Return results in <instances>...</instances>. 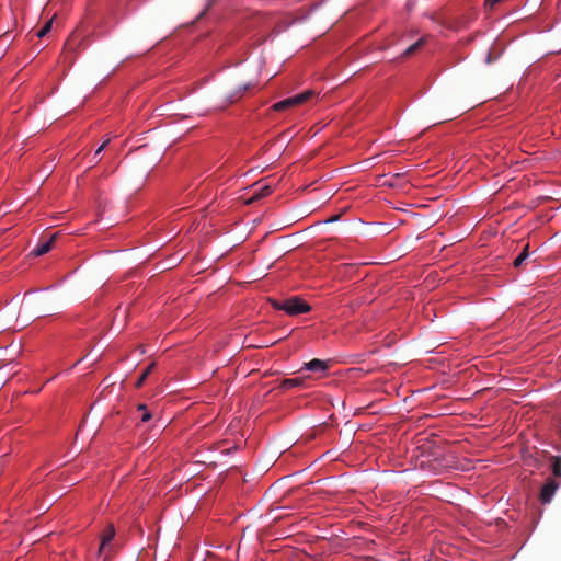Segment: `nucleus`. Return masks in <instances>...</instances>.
<instances>
[{
    "instance_id": "5",
    "label": "nucleus",
    "mask_w": 561,
    "mask_h": 561,
    "mask_svg": "<svg viewBox=\"0 0 561 561\" xmlns=\"http://www.w3.org/2000/svg\"><path fill=\"white\" fill-rule=\"evenodd\" d=\"M55 241V236H51L48 240L38 243L33 250L32 254L34 256H42L48 253L51 250L53 243Z\"/></svg>"
},
{
    "instance_id": "18",
    "label": "nucleus",
    "mask_w": 561,
    "mask_h": 561,
    "mask_svg": "<svg viewBox=\"0 0 561 561\" xmlns=\"http://www.w3.org/2000/svg\"><path fill=\"white\" fill-rule=\"evenodd\" d=\"M491 61H492V55H491V53L489 51V53L486 54V56H485V62H486V64H491Z\"/></svg>"
},
{
    "instance_id": "7",
    "label": "nucleus",
    "mask_w": 561,
    "mask_h": 561,
    "mask_svg": "<svg viewBox=\"0 0 561 561\" xmlns=\"http://www.w3.org/2000/svg\"><path fill=\"white\" fill-rule=\"evenodd\" d=\"M250 88H251V83H249V82L237 87V89L233 92L229 93L225 98L226 103H228V104L234 103Z\"/></svg>"
},
{
    "instance_id": "20",
    "label": "nucleus",
    "mask_w": 561,
    "mask_h": 561,
    "mask_svg": "<svg viewBox=\"0 0 561 561\" xmlns=\"http://www.w3.org/2000/svg\"><path fill=\"white\" fill-rule=\"evenodd\" d=\"M336 220V218H332L330 220H328V222H334Z\"/></svg>"
},
{
    "instance_id": "9",
    "label": "nucleus",
    "mask_w": 561,
    "mask_h": 561,
    "mask_svg": "<svg viewBox=\"0 0 561 561\" xmlns=\"http://www.w3.org/2000/svg\"><path fill=\"white\" fill-rule=\"evenodd\" d=\"M530 253H529V245L526 244L522 252L514 259L513 261V266L518 268L520 267L524 262L529 257Z\"/></svg>"
},
{
    "instance_id": "17",
    "label": "nucleus",
    "mask_w": 561,
    "mask_h": 561,
    "mask_svg": "<svg viewBox=\"0 0 561 561\" xmlns=\"http://www.w3.org/2000/svg\"><path fill=\"white\" fill-rule=\"evenodd\" d=\"M369 425H370V423H363L362 426H359L358 428H363L365 431H370L371 427Z\"/></svg>"
},
{
    "instance_id": "4",
    "label": "nucleus",
    "mask_w": 561,
    "mask_h": 561,
    "mask_svg": "<svg viewBox=\"0 0 561 561\" xmlns=\"http://www.w3.org/2000/svg\"><path fill=\"white\" fill-rule=\"evenodd\" d=\"M301 369H306L311 373H323L328 369V362L313 358L308 363H305Z\"/></svg>"
},
{
    "instance_id": "8",
    "label": "nucleus",
    "mask_w": 561,
    "mask_h": 561,
    "mask_svg": "<svg viewBox=\"0 0 561 561\" xmlns=\"http://www.w3.org/2000/svg\"><path fill=\"white\" fill-rule=\"evenodd\" d=\"M305 382V379L304 378H286V379H283L282 382H280V388L283 390H287V389H291V388H297V387H301Z\"/></svg>"
},
{
    "instance_id": "2",
    "label": "nucleus",
    "mask_w": 561,
    "mask_h": 561,
    "mask_svg": "<svg viewBox=\"0 0 561 561\" xmlns=\"http://www.w3.org/2000/svg\"><path fill=\"white\" fill-rule=\"evenodd\" d=\"M311 91H304L301 93H298L294 96H290V98H287V99H284L277 103L274 104V110L275 111H283V110H286L288 107H291L294 105H298V104H301L304 103L305 101H307L310 95H311Z\"/></svg>"
},
{
    "instance_id": "12",
    "label": "nucleus",
    "mask_w": 561,
    "mask_h": 561,
    "mask_svg": "<svg viewBox=\"0 0 561 561\" xmlns=\"http://www.w3.org/2000/svg\"><path fill=\"white\" fill-rule=\"evenodd\" d=\"M156 364L154 363H150L146 368L145 370L142 371V374L139 376L137 382H136V386L137 387H140L142 386V383L145 382L146 378L148 377V375L153 370Z\"/></svg>"
},
{
    "instance_id": "13",
    "label": "nucleus",
    "mask_w": 561,
    "mask_h": 561,
    "mask_svg": "<svg viewBox=\"0 0 561 561\" xmlns=\"http://www.w3.org/2000/svg\"><path fill=\"white\" fill-rule=\"evenodd\" d=\"M138 411L142 413L139 421L147 422L152 419V414L145 403L138 404Z\"/></svg>"
},
{
    "instance_id": "11",
    "label": "nucleus",
    "mask_w": 561,
    "mask_h": 561,
    "mask_svg": "<svg viewBox=\"0 0 561 561\" xmlns=\"http://www.w3.org/2000/svg\"><path fill=\"white\" fill-rule=\"evenodd\" d=\"M425 37H421L420 39H417L415 43H413L412 45H410L404 51H403V56H409L411 54H413L414 51H416L422 45H424L425 43Z\"/></svg>"
},
{
    "instance_id": "3",
    "label": "nucleus",
    "mask_w": 561,
    "mask_h": 561,
    "mask_svg": "<svg viewBox=\"0 0 561 561\" xmlns=\"http://www.w3.org/2000/svg\"><path fill=\"white\" fill-rule=\"evenodd\" d=\"M559 486V483L556 482L552 479H548L547 482L543 484L541 492H540V501L543 504L550 503L557 489Z\"/></svg>"
},
{
    "instance_id": "1",
    "label": "nucleus",
    "mask_w": 561,
    "mask_h": 561,
    "mask_svg": "<svg viewBox=\"0 0 561 561\" xmlns=\"http://www.w3.org/2000/svg\"><path fill=\"white\" fill-rule=\"evenodd\" d=\"M271 302L274 309L283 310L288 316H298L311 310L310 305L298 296H293L285 300L272 299Z\"/></svg>"
},
{
    "instance_id": "14",
    "label": "nucleus",
    "mask_w": 561,
    "mask_h": 561,
    "mask_svg": "<svg viewBox=\"0 0 561 561\" xmlns=\"http://www.w3.org/2000/svg\"><path fill=\"white\" fill-rule=\"evenodd\" d=\"M107 145H108V140H105L103 144H101V145L96 148V150H95V152H94V154H93V157H92V162H93V163H98V162H100V160H101L100 154H101V152L106 148V146H107Z\"/></svg>"
},
{
    "instance_id": "6",
    "label": "nucleus",
    "mask_w": 561,
    "mask_h": 561,
    "mask_svg": "<svg viewBox=\"0 0 561 561\" xmlns=\"http://www.w3.org/2000/svg\"><path fill=\"white\" fill-rule=\"evenodd\" d=\"M115 536V528L112 524L107 525L104 531L101 535V545L99 548V553L103 551V549L113 540Z\"/></svg>"
},
{
    "instance_id": "15",
    "label": "nucleus",
    "mask_w": 561,
    "mask_h": 561,
    "mask_svg": "<svg viewBox=\"0 0 561 561\" xmlns=\"http://www.w3.org/2000/svg\"><path fill=\"white\" fill-rule=\"evenodd\" d=\"M51 26H53V19L47 21L43 25V27L37 32V34H36L37 37L42 38V37L46 36L50 32Z\"/></svg>"
},
{
    "instance_id": "19",
    "label": "nucleus",
    "mask_w": 561,
    "mask_h": 561,
    "mask_svg": "<svg viewBox=\"0 0 561 561\" xmlns=\"http://www.w3.org/2000/svg\"><path fill=\"white\" fill-rule=\"evenodd\" d=\"M84 358H85V357H82V358L78 359V360L73 364L72 368H73L76 365L80 364Z\"/></svg>"
},
{
    "instance_id": "10",
    "label": "nucleus",
    "mask_w": 561,
    "mask_h": 561,
    "mask_svg": "<svg viewBox=\"0 0 561 561\" xmlns=\"http://www.w3.org/2000/svg\"><path fill=\"white\" fill-rule=\"evenodd\" d=\"M551 469L554 477H561V457L552 456L551 457Z\"/></svg>"
},
{
    "instance_id": "16",
    "label": "nucleus",
    "mask_w": 561,
    "mask_h": 561,
    "mask_svg": "<svg viewBox=\"0 0 561 561\" xmlns=\"http://www.w3.org/2000/svg\"><path fill=\"white\" fill-rule=\"evenodd\" d=\"M399 178H400V174H399V173L393 174L390 179H386V180H383L381 184H382L383 186H386V185H387V186H390V187H396V186H397L396 181H397V180H399Z\"/></svg>"
}]
</instances>
